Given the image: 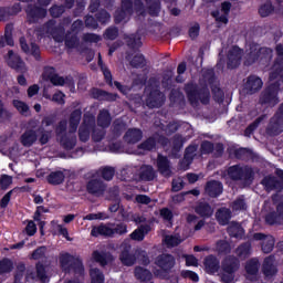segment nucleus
Returning <instances> with one entry per match:
<instances>
[{
  "label": "nucleus",
  "instance_id": "obj_1",
  "mask_svg": "<svg viewBox=\"0 0 283 283\" xmlns=\"http://www.w3.org/2000/svg\"><path fill=\"white\" fill-rule=\"evenodd\" d=\"M134 11L145 14V4H143V1L135 0L133 3L132 0H122L120 10L115 12V23H127Z\"/></svg>",
  "mask_w": 283,
  "mask_h": 283
},
{
  "label": "nucleus",
  "instance_id": "obj_2",
  "mask_svg": "<svg viewBox=\"0 0 283 283\" xmlns=\"http://www.w3.org/2000/svg\"><path fill=\"white\" fill-rule=\"evenodd\" d=\"M271 59H273V50L252 43L247 49L244 64L253 65L256 61H260V63H269Z\"/></svg>",
  "mask_w": 283,
  "mask_h": 283
},
{
  "label": "nucleus",
  "instance_id": "obj_3",
  "mask_svg": "<svg viewBox=\"0 0 283 283\" xmlns=\"http://www.w3.org/2000/svg\"><path fill=\"white\" fill-rule=\"evenodd\" d=\"M81 109H75L70 117V134L61 137L60 143L64 149H74L76 147V135L74 132L78 128L82 116Z\"/></svg>",
  "mask_w": 283,
  "mask_h": 283
},
{
  "label": "nucleus",
  "instance_id": "obj_4",
  "mask_svg": "<svg viewBox=\"0 0 283 283\" xmlns=\"http://www.w3.org/2000/svg\"><path fill=\"white\" fill-rule=\"evenodd\" d=\"M60 266L63 271L70 272L74 271L78 275L85 273V268L83 266V260L78 255H72L67 252H61L59 256Z\"/></svg>",
  "mask_w": 283,
  "mask_h": 283
},
{
  "label": "nucleus",
  "instance_id": "obj_5",
  "mask_svg": "<svg viewBox=\"0 0 283 283\" xmlns=\"http://www.w3.org/2000/svg\"><path fill=\"white\" fill-rule=\"evenodd\" d=\"M240 269V261L238 258L229 255L221 262V282L233 283L235 280V271Z\"/></svg>",
  "mask_w": 283,
  "mask_h": 283
},
{
  "label": "nucleus",
  "instance_id": "obj_6",
  "mask_svg": "<svg viewBox=\"0 0 283 283\" xmlns=\"http://www.w3.org/2000/svg\"><path fill=\"white\" fill-rule=\"evenodd\" d=\"M186 93L191 103V105H198V103H202V105H208L211 94L209 93V88H198V86L193 84L186 85Z\"/></svg>",
  "mask_w": 283,
  "mask_h": 283
},
{
  "label": "nucleus",
  "instance_id": "obj_7",
  "mask_svg": "<svg viewBox=\"0 0 283 283\" xmlns=\"http://www.w3.org/2000/svg\"><path fill=\"white\" fill-rule=\"evenodd\" d=\"M119 260L124 266H134L136 264V260H139L142 264H149L147 251L143 249H137L134 253H130L129 250H124L119 255Z\"/></svg>",
  "mask_w": 283,
  "mask_h": 283
},
{
  "label": "nucleus",
  "instance_id": "obj_8",
  "mask_svg": "<svg viewBox=\"0 0 283 283\" xmlns=\"http://www.w3.org/2000/svg\"><path fill=\"white\" fill-rule=\"evenodd\" d=\"M277 92H280V82L271 83L269 87L261 95V103L263 105H269V107H275L280 103V97H277Z\"/></svg>",
  "mask_w": 283,
  "mask_h": 283
},
{
  "label": "nucleus",
  "instance_id": "obj_9",
  "mask_svg": "<svg viewBox=\"0 0 283 283\" xmlns=\"http://www.w3.org/2000/svg\"><path fill=\"white\" fill-rule=\"evenodd\" d=\"M283 132V104L279 107L276 114L270 119L266 127L268 136H280Z\"/></svg>",
  "mask_w": 283,
  "mask_h": 283
},
{
  "label": "nucleus",
  "instance_id": "obj_10",
  "mask_svg": "<svg viewBox=\"0 0 283 283\" xmlns=\"http://www.w3.org/2000/svg\"><path fill=\"white\" fill-rule=\"evenodd\" d=\"M276 54L277 57L272 66V72L270 73V81H275L280 78V81H283V45L277 44L276 45Z\"/></svg>",
  "mask_w": 283,
  "mask_h": 283
},
{
  "label": "nucleus",
  "instance_id": "obj_11",
  "mask_svg": "<svg viewBox=\"0 0 283 283\" xmlns=\"http://www.w3.org/2000/svg\"><path fill=\"white\" fill-rule=\"evenodd\" d=\"M228 176L231 180H251L253 169L249 167L232 166L228 169Z\"/></svg>",
  "mask_w": 283,
  "mask_h": 283
},
{
  "label": "nucleus",
  "instance_id": "obj_12",
  "mask_svg": "<svg viewBox=\"0 0 283 283\" xmlns=\"http://www.w3.org/2000/svg\"><path fill=\"white\" fill-rule=\"evenodd\" d=\"M155 264L161 269V271H165V273H169V271L176 266V258L171 254L164 253L156 258Z\"/></svg>",
  "mask_w": 283,
  "mask_h": 283
},
{
  "label": "nucleus",
  "instance_id": "obj_13",
  "mask_svg": "<svg viewBox=\"0 0 283 283\" xmlns=\"http://www.w3.org/2000/svg\"><path fill=\"white\" fill-rule=\"evenodd\" d=\"M56 22L54 20L49 21L44 25V30L46 34H51L54 41L57 43H63V34H65V29L63 27L56 28Z\"/></svg>",
  "mask_w": 283,
  "mask_h": 283
},
{
  "label": "nucleus",
  "instance_id": "obj_14",
  "mask_svg": "<svg viewBox=\"0 0 283 283\" xmlns=\"http://www.w3.org/2000/svg\"><path fill=\"white\" fill-rule=\"evenodd\" d=\"M157 169L165 178H171L174 171L171 170V163L166 156L158 155L157 157Z\"/></svg>",
  "mask_w": 283,
  "mask_h": 283
},
{
  "label": "nucleus",
  "instance_id": "obj_15",
  "mask_svg": "<svg viewBox=\"0 0 283 283\" xmlns=\"http://www.w3.org/2000/svg\"><path fill=\"white\" fill-rule=\"evenodd\" d=\"M254 240L262 242L263 253H271L275 247V238L273 235H264L262 233H255L253 235Z\"/></svg>",
  "mask_w": 283,
  "mask_h": 283
},
{
  "label": "nucleus",
  "instance_id": "obj_16",
  "mask_svg": "<svg viewBox=\"0 0 283 283\" xmlns=\"http://www.w3.org/2000/svg\"><path fill=\"white\" fill-rule=\"evenodd\" d=\"M86 189L88 193H92L93 196H103L107 186H105L101 179L93 178L87 182Z\"/></svg>",
  "mask_w": 283,
  "mask_h": 283
},
{
  "label": "nucleus",
  "instance_id": "obj_17",
  "mask_svg": "<svg viewBox=\"0 0 283 283\" xmlns=\"http://www.w3.org/2000/svg\"><path fill=\"white\" fill-rule=\"evenodd\" d=\"M157 143H159L160 145H167V138L160 135H154L153 137L142 143L139 145V149H144V151H151V149H156Z\"/></svg>",
  "mask_w": 283,
  "mask_h": 283
},
{
  "label": "nucleus",
  "instance_id": "obj_18",
  "mask_svg": "<svg viewBox=\"0 0 283 283\" xmlns=\"http://www.w3.org/2000/svg\"><path fill=\"white\" fill-rule=\"evenodd\" d=\"M114 223H102L97 227H93L91 231V235L93 238H98V235H104L105 238H114V231L112 230Z\"/></svg>",
  "mask_w": 283,
  "mask_h": 283
},
{
  "label": "nucleus",
  "instance_id": "obj_19",
  "mask_svg": "<svg viewBox=\"0 0 283 283\" xmlns=\"http://www.w3.org/2000/svg\"><path fill=\"white\" fill-rule=\"evenodd\" d=\"M203 269L206 273L213 275L220 271V260L214 255H208L203 260Z\"/></svg>",
  "mask_w": 283,
  "mask_h": 283
},
{
  "label": "nucleus",
  "instance_id": "obj_20",
  "mask_svg": "<svg viewBox=\"0 0 283 283\" xmlns=\"http://www.w3.org/2000/svg\"><path fill=\"white\" fill-rule=\"evenodd\" d=\"M229 12H231V2H223L221 4V11H213L212 17L218 21L219 23H229Z\"/></svg>",
  "mask_w": 283,
  "mask_h": 283
},
{
  "label": "nucleus",
  "instance_id": "obj_21",
  "mask_svg": "<svg viewBox=\"0 0 283 283\" xmlns=\"http://www.w3.org/2000/svg\"><path fill=\"white\" fill-rule=\"evenodd\" d=\"M45 14H48V11L43 8L32 7V6H29L27 8V17H28L29 23H36L39 19L45 18Z\"/></svg>",
  "mask_w": 283,
  "mask_h": 283
},
{
  "label": "nucleus",
  "instance_id": "obj_22",
  "mask_svg": "<svg viewBox=\"0 0 283 283\" xmlns=\"http://www.w3.org/2000/svg\"><path fill=\"white\" fill-rule=\"evenodd\" d=\"M262 80L255 75H251L247 78L244 90L247 94H255V92H260L262 90Z\"/></svg>",
  "mask_w": 283,
  "mask_h": 283
},
{
  "label": "nucleus",
  "instance_id": "obj_23",
  "mask_svg": "<svg viewBox=\"0 0 283 283\" xmlns=\"http://www.w3.org/2000/svg\"><path fill=\"white\" fill-rule=\"evenodd\" d=\"M164 103H165V94H163L158 90L150 92L149 96L146 99V105L148 107H163Z\"/></svg>",
  "mask_w": 283,
  "mask_h": 283
},
{
  "label": "nucleus",
  "instance_id": "obj_24",
  "mask_svg": "<svg viewBox=\"0 0 283 283\" xmlns=\"http://www.w3.org/2000/svg\"><path fill=\"white\" fill-rule=\"evenodd\" d=\"M247 280L251 282L258 280V272L260 271V261L258 259H251L245 264Z\"/></svg>",
  "mask_w": 283,
  "mask_h": 283
},
{
  "label": "nucleus",
  "instance_id": "obj_25",
  "mask_svg": "<svg viewBox=\"0 0 283 283\" xmlns=\"http://www.w3.org/2000/svg\"><path fill=\"white\" fill-rule=\"evenodd\" d=\"M242 59V50L238 46H233L229 50L228 53V67L233 70V67H238L240 65V61Z\"/></svg>",
  "mask_w": 283,
  "mask_h": 283
},
{
  "label": "nucleus",
  "instance_id": "obj_26",
  "mask_svg": "<svg viewBox=\"0 0 283 283\" xmlns=\"http://www.w3.org/2000/svg\"><path fill=\"white\" fill-rule=\"evenodd\" d=\"M124 140L129 145L140 143V140H143V130H140V128H129L124 135Z\"/></svg>",
  "mask_w": 283,
  "mask_h": 283
},
{
  "label": "nucleus",
  "instance_id": "obj_27",
  "mask_svg": "<svg viewBox=\"0 0 283 283\" xmlns=\"http://www.w3.org/2000/svg\"><path fill=\"white\" fill-rule=\"evenodd\" d=\"M44 76L50 80V83L55 86H63L67 83V80L56 73H54L53 67H48L44 71Z\"/></svg>",
  "mask_w": 283,
  "mask_h": 283
},
{
  "label": "nucleus",
  "instance_id": "obj_28",
  "mask_svg": "<svg viewBox=\"0 0 283 283\" xmlns=\"http://www.w3.org/2000/svg\"><path fill=\"white\" fill-rule=\"evenodd\" d=\"M48 282V276L45 275V268H43V265H39L36 268V273L34 272H28L27 273V282Z\"/></svg>",
  "mask_w": 283,
  "mask_h": 283
},
{
  "label": "nucleus",
  "instance_id": "obj_29",
  "mask_svg": "<svg viewBox=\"0 0 283 283\" xmlns=\"http://www.w3.org/2000/svg\"><path fill=\"white\" fill-rule=\"evenodd\" d=\"M94 125V117H85L83 125L80 127L78 136L82 143L90 140V126Z\"/></svg>",
  "mask_w": 283,
  "mask_h": 283
},
{
  "label": "nucleus",
  "instance_id": "obj_30",
  "mask_svg": "<svg viewBox=\"0 0 283 283\" xmlns=\"http://www.w3.org/2000/svg\"><path fill=\"white\" fill-rule=\"evenodd\" d=\"M51 85L44 86L43 88V97L48 101H53V103H57V105H65V94L63 92H56L53 96L50 95Z\"/></svg>",
  "mask_w": 283,
  "mask_h": 283
},
{
  "label": "nucleus",
  "instance_id": "obj_31",
  "mask_svg": "<svg viewBox=\"0 0 283 283\" xmlns=\"http://www.w3.org/2000/svg\"><path fill=\"white\" fill-rule=\"evenodd\" d=\"M222 182L213 180L209 181L206 186V193L210 196V198H218L222 193Z\"/></svg>",
  "mask_w": 283,
  "mask_h": 283
},
{
  "label": "nucleus",
  "instance_id": "obj_32",
  "mask_svg": "<svg viewBox=\"0 0 283 283\" xmlns=\"http://www.w3.org/2000/svg\"><path fill=\"white\" fill-rule=\"evenodd\" d=\"M6 61L8 63V66L12 67L13 70H23L24 67L23 61H21V57L13 51L8 52Z\"/></svg>",
  "mask_w": 283,
  "mask_h": 283
},
{
  "label": "nucleus",
  "instance_id": "obj_33",
  "mask_svg": "<svg viewBox=\"0 0 283 283\" xmlns=\"http://www.w3.org/2000/svg\"><path fill=\"white\" fill-rule=\"evenodd\" d=\"M274 262H275L274 256L265 258L263 262V268H262V271L265 277H273V275L277 273V269H275V265L273 264Z\"/></svg>",
  "mask_w": 283,
  "mask_h": 283
},
{
  "label": "nucleus",
  "instance_id": "obj_34",
  "mask_svg": "<svg viewBox=\"0 0 283 283\" xmlns=\"http://www.w3.org/2000/svg\"><path fill=\"white\" fill-rule=\"evenodd\" d=\"M216 220L221 227H227L231 220V210L229 208H221L216 212Z\"/></svg>",
  "mask_w": 283,
  "mask_h": 283
},
{
  "label": "nucleus",
  "instance_id": "obj_35",
  "mask_svg": "<svg viewBox=\"0 0 283 283\" xmlns=\"http://www.w3.org/2000/svg\"><path fill=\"white\" fill-rule=\"evenodd\" d=\"M92 96L93 98H96L97 101H116L118 98L117 94L114 93H107L103 90L93 88L92 90Z\"/></svg>",
  "mask_w": 283,
  "mask_h": 283
},
{
  "label": "nucleus",
  "instance_id": "obj_36",
  "mask_svg": "<svg viewBox=\"0 0 283 283\" xmlns=\"http://www.w3.org/2000/svg\"><path fill=\"white\" fill-rule=\"evenodd\" d=\"M20 45H21L23 52H25V54H32V56H34V59H39V56L41 54V50L39 49V45L31 43V45L28 46V43L25 42V38L20 39Z\"/></svg>",
  "mask_w": 283,
  "mask_h": 283
},
{
  "label": "nucleus",
  "instance_id": "obj_37",
  "mask_svg": "<svg viewBox=\"0 0 283 283\" xmlns=\"http://www.w3.org/2000/svg\"><path fill=\"white\" fill-rule=\"evenodd\" d=\"M151 231V227L149 224H142L138 229L134 230L130 233L132 240H136L137 242H143L145 240V235Z\"/></svg>",
  "mask_w": 283,
  "mask_h": 283
},
{
  "label": "nucleus",
  "instance_id": "obj_38",
  "mask_svg": "<svg viewBox=\"0 0 283 283\" xmlns=\"http://www.w3.org/2000/svg\"><path fill=\"white\" fill-rule=\"evenodd\" d=\"M92 258L95 260V262H98L101 266H106V264H109V262H114V256L107 252L94 251Z\"/></svg>",
  "mask_w": 283,
  "mask_h": 283
},
{
  "label": "nucleus",
  "instance_id": "obj_39",
  "mask_svg": "<svg viewBox=\"0 0 283 283\" xmlns=\"http://www.w3.org/2000/svg\"><path fill=\"white\" fill-rule=\"evenodd\" d=\"M196 213L201 218H211L213 216V208L207 202H199L195 208Z\"/></svg>",
  "mask_w": 283,
  "mask_h": 283
},
{
  "label": "nucleus",
  "instance_id": "obj_40",
  "mask_svg": "<svg viewBox=\"0 0 283 283\" xmlns=\"http://www.w3.org/2000/svg\"><path fill=\"white\" fill-rule=\"evenodd\" d=\"M134 276L139 282H149L153 277L151 272L143 266H136L134 270Z\"/></svg>",
  "mask_w": 283,
  "mask_h": 283
},
{
  "label": "nucleus",
  "instance_id": "obj_41",
  "mask_svg": "<svg viewBox=\"0 0 283 283\" xmlns=\"http://www.w3.org/2000/svg\"><path fill=\"white\" fill-rule=\"evenodd\" d=\"M46 180L49 185H63V182H65V172L61 170L52 171L46 177Z\"/></svg>",
  "mask_w": 283,
  "mask_h": 283
},
{
  "label": "nucleus",
  "instance_id": "obj_42",
  "mask_svg": "<svg viewBox=\"0 0 283 283\" xmlns=\"http://www.w3.org/2000/svg\"><path fill=\"white\" fill-rule=\"evenodd\" d=\"M36 132L27 130L21 136V144L23 147H32L33 143H36Z\"/></svg>",
  "mask_w": 283,
  "mask_h": 283
},
{
  "label": "nucleus",
  "instance_id": "obj_43",
  "mask_svg": "<svg viewBox=\"0 0 283 283\" xmlns=\"http://www.w3.org/2000/svg\"><path fill=\"white\" fill-rule=\"evenodd\" d=\"M139 178L142 180H147V181L156 178V171L154 170V167L147 166V165L142 166L139 170Z\"/></svg>",
  "mask_w": 283,
  "mask_h": 283
},
{
  "label": "nucleus",
  "instance_id": "obj_44",
  "mask_svg": "<svg viewBox=\"0 0 283 283\" xmlns=\"http://www.w3.org/2000/svg\"><path fill=\"white\" fill-rule=\"evenodd\" d=\"M262 185L266 191H273L274 189H282V182L277 181L275 177H265L262 180Z\"/></svg>",
  "mask_w": 283,
  "mask_h": 283
},
{
  "label": "nucleus",
  "instance_id": "obj_45",
  "mask_svg": "<svg viewBox=\"0 0 283 283\" xmlns=\"http://www.w3.org/2000/svg\"><path fill=\"white\" fill-rule=\"evenodd\" d=\"M12 24L6 27L4 36L0 40V48H6V45H14V40H12Z\"/></svg>",
  "mask_w": 283,
  "mask_h": 283
},
{
  "label": "nucleus",
  "instance_id": "obj_46",
  "mask_svg": "<svg viewBox=\"0 0 283 283\" xmlns=\"http://www.w3.org/2000/svg\"><path fill=\"white\" fill-rule=\"evenodd\" d=\"M97 124L99 127H103V128L112 124V116L109 115V111L107 109L99 111V114L97 116Z\"/></svg>",
  "mask_w": 283,
  "mask_h": 283
},
{
  "label": "nucleus",
  "instance_id": "obj_47",
  "mask_svg": "<svg viewBox=\"0 0 283 283\" xmlns=\"http://www.w3.org/2000/svg\"><path fill=\"white\" fill-rule=\"evenodd\" d=\"M146 9L148 10V14L150 17H158L160 12V0H145Z\"/></svg>",
  "mask_w": 283,
  "mask_h": 283
},
{
  "label": "nucleus",
  "instance_id": "obj_48",
  "mask_svg": "<svg viewBox=\"0 0 283 283\" xmlns=\"http://www.w3.org/2000/svg\"><path fill=\"white\" fill-rule=\"evenodd\" d=\"M228 233L231 238H242V235H244V229H242L240 223L231 222L228 227Z\"/></svg>",
  "mask_w": 283,
  "mask_h": 283
},
{
  "label": "nucleus",
  "instance_id": "obj_49",
  "mask_svg": "<svg viewBox=\"0 0 283 283\" xmlns=\"http://www.w3.org/2000/svg\"><path fill=\"white\" fill-rule=\"evenodd\" d=\"M235 253L240 260H247L251 255V243L247 242L239 245L235 250Z\"/></svg>",
  "mask_w": 283,
  "mask_h": 283
},
{
  "label": "nucleus",
  "instance_id": "obj_50",
  "mask_svg": "<svg viewBox=\"0 0 283 283\" xmlns=\"http://www.w3.org/2000/svg\"><path fill=\"white\" fill-rule=\"evenodd\" d=\"M275 8H273V3L270 0H266L263 2L259 8V14L260 17H269L270 14H273V11Z\"/></svg>",
  "mask_w": 283,
  "mask_h": 283
},
{
  "label": "nucleus",
  "instance_id": "obj_51",
  "mask_svg": "<svg viewBox=\"0 0 283 283\" xmlns=\"http://www.w3.org/2000/svg\"><path fill=\"white\" fill-rule=\"evenodd\" d=\"M185 239H181L178 234H167L164 238L165 244L167 247H178Z\"/></svg>",
  "mask_w": 283,
  "mask_h": 283
},
{
  "label": "nucleus",
  "instance_id": "obj_52",
  "mask_svg": "<svg viewBox=\"0 0 283 283\" xmlns=\"http://www.w3.org/2000/svg\"><path fill=\"white\" fill-rule=\"evenodd\" d=\"M126 43L128 48H132V50H138L140 45H143V42H140V35L138 34H132L126 38Z\"/></svg>",
  "mask_w": 283,
  "mask_h": 283
},
{
  "label": "nucleus",
  "instance_id": "obj_53",
  "mask_svg": "<svg viewBox=\"0 0 283 283\" xmlns=\"http://www.w3.org/2000/svg\"><path fill=\"white\" fill-rule=\"evenodd\" d=\"M90 276L92 283H104L105 282V275L101 270L93 268L90 270Z\"/></svg>",
  "mask_w": 283,
  "mask_h": 283
},
{
  "label": "nucleus",
  "instance_id": "obj_54",
  "mask_svg": "<svg viewBox=\"0 0 283 283\" xmlns=\"http://www.w3.org/2000/svg\"><path fill=\"white\" fill-rule=\"evenodd\" d=\"M13 106L22 116H28L30 114V106L25 102L13 99Z\"/></svg>",
  "mask_w": 283,
  "mask_h": 283
},
{
  "label": "nucleus",
  "instance_id": "obj_55",
  "mask_svg": "<svg viewBox=\"0 0 283 283\" xmlns=\"http://www.w3.org/2000/svg\"><path fill=\"white\" fill-rule=\"evenodd\" d=\"M65 45L70 49L78 48V36L72 32H67L65 36Z\"/></svg>",
  "mask_w": 283,
  "mask_h": 283
},
{
  "label": "nucleus",
  "instance_id": "obj_56",
  "mask_svg": "<svg viewBox=\"0 0 283 283\" xmlns=\"http://www.w3.org/2000/svg\"><path fill=\"white\" fill-rule=\"evenodd\" d=\"M128 61L133 67H143L145 65V57L139 52H135L133 59L128 56Z\"/></svg>",
  "mask_w": 283,
  "mask_h": 283
},
{
  "label": "nucleus",
  "instance_id": "obj_57",
  "mask_svg": "<svg viewBox=\"0 0 283 283\" xmlns=\"http://www.w3.org/2000/svg\"><path fill=\"white\" fill-rule=\"evenodd\" d=\"M233 211H247V200L244 196L237 198L231 205Z\"/></svg>",
  "mask_w": 283,
  "mask_h": 283
},
{
  "label": "nucleus",
  "instance_id": "obj_58",
  "mask_svg": "<svg viewBox=\"0 0 283 283\" xmlns=\"http://www.w3.org/2000/svg\"><path fill=\"white\" fill-rule=\"evenodd\" d=\"M12 269H14V266L10 259H3L0 261V275H3V273H10Z\"/></svg>",
  "mask_w": 283,
  "mask_h": 283
},
{
  "label": "nucleus",
  "instance_id": "obj_59",
  "mask_svg": "<svg viewBox=\"0 0 283 283\" xmlns=\"http://www.w3.org/2000/svg\"><path fill=\"white\" fill-rule=\"evenodd\" d=\"M99 174L104 180H112L116 174V170L113 167L106 166L99 169Z\"/></svg>",
  "mask_w": 283,
  "mask_h": 283
},
{
  "label": "nucleus",
  "instance_id": "obj_60",
  "mask_svg": "<svg viewBox=\"0 0 283 283\" xmlns=\"http://www.w3.org/2000/svg\"><path fill=\"white\" fill-rule=\"evenodd\" d=\"M83 220H109V214L106 212L90 213Z\"/></svg>",
  "mask_w": 283,
  "mask_h": 283
},
{
  "label": "nucleus",
  "instance_id": "obj_61",
  "mask_svg": "<svg viewBox=\"0 0 283 283\" xmlns=\"http://www.w3.org/2000/svg\"><path fill=\"white\" fill-rule=\"evenodd\" d=\"M113 238L114 235H125L127 233V224L118 223L112 227Z\"/></svg>",
  "mask_w": 283,
  "mask_h": 283
},
{
  "label": "nucleus",
  "instance_id": "obj_62",
  "mask_svg": "<svg viewBox=\"0 0 283 283\" xmlns=\"http://www.w3.org/2000/svg\"><path fill=\"white\" fill-rule=\"evenodd\" d=\"M211 87L214 101H217V103H222V99L224 98V93L222 92V90H220L218 83H216Z\"/></svg>",
  "mask_w": 283,
  "mask_h": 283
},
{
  "label": "nucleus",
  "instance_id": "obj_63",
  "mask_svg": "<svg viewBox=\"0 0 283 283\" xmlns=\"http://www.w3.org/2000/svg\"><path fill=\"white\" fill-rule=\"evenodd\" d=\"M56 119L52 116H46L42 119L41 126L39 129L46 130L49 127H54Z\"/></svg>",
  "mask_w": 283,
  "mask_h": 283
},
{
  "label": "nucleus",
  "instance_id": "obj_64",
  "mask_svg": "<svg viewBox=\"0 0 283 283\" xmlns=\"http://www.w3.org/2000/svg\"><path fill=\"white\" fill-rule=\"evenodd\" d=\"M217 251H219V253H231V244L227 241H218Z\"/></svg>",
  "mask_w": 283,
  "mask_h": 283
}]
</instances>
